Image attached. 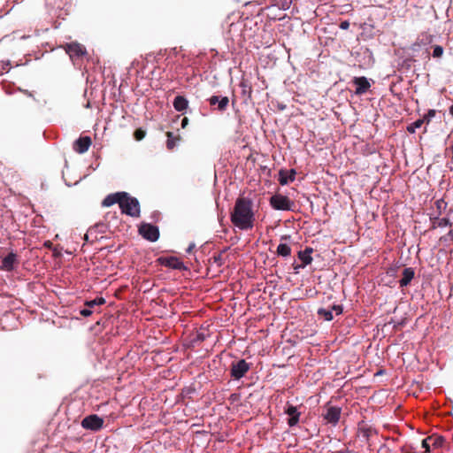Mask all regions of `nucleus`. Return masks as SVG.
I'll return each instance as SVG.
<instances>
[{
	"mask_svg": "<svg viewBox=\"0 0 453 453\" xmlns=\"http://www.w3.org/2000/svg\"><path fill=\"white\" fill-rule=\"evenodd\" d=\"M431 442V436L426 437L422 441V448H424L425 453H428L430 451V443Z\"/></svg>",
	"mask_w": 453,
	"mask_h": 453,
	"instance_id": "nucleus-33",
	"label": "nucleus"
},
{
	"mask_svg": "<svg viewBox=\"0 0 453 453\" xmlns=\"http://www.w3.org/2000/svg\"><path fill=\"white\" fill-rule=\"evenodd\" d=\"M140 234L150 242H156L159 238V229L157 226L143 223L139 227Z\"/></svg>",
	"mask_w": 453,
	"mask_h": 453,
	"instance_id": "nucleus-6",
	"label": "nucleus"
},
{
	"mask_svg": "<svg viewBox=\"0 0 453 453\" xmlns=\"http://www.w3.org/2000/svg\"><path fill=\"white\" fill-rule=\"evenodd\" d=\"M449 111L453 116V104L449 107Z\"/></svg>",
	"mask_w": 453,
	"mask_h": 453,
	"instance_id": "nucleus-47",
	"label": "nucleus"
},
{
	"mask_svg": "<svg viewBox=\"0 0 453 453\" xmlns=\"http://www.w3.org/2000/svg\"><path fill=\"white\" fill-rule=\"evenodd\" d=\"M292 0H274L273 6L278 7L280 10H288L291 6Z\"/></svg>",
	"mask_w": 453,
	"mask_h": 453,
	"instance_id": "nucleus-25",
	"label": "nucleus"
},
{
	"mask_svg": "<svg viewBox=\"0 0 453 453\" xmlns=\"http://www.w3.org/2000/svg\"><path fill=\"white\" fill-rule=\"evenodd\" d=\"M52 253H53V256H54V257H55V256H57V248H54V249L52 250Z\"/></svg>",
	"mask_w": 453,
	"mask_h": 453,
	"instance_id": "nucleus-48",
	"label": "nucleus"
},
{
	"mask_svg": "<svg viewBox=\"0 0 453 453\" xmlns=\"http://www.w3.org/2000/svg\"><path fill=\"white\" fill-rule=\"evenodd\" d=\"M444 52L443 48L441 45H435L433 50V58H441Z\"/></svg>",
	"mask_w": 453,
	"mask_h": 453,
	"instance_id": "nucleus-32",
	"label": "nucleus"
},
{
	"mask_svg": "<svg viewBox=\"0 0 453 453\" xmlns=\"http://www.w3.org/2000/svg\"><path fill=\"white\" fill-rule=\"evenodd\" d=\"M289 239H290L289 235H283V236H281V240H289Z\"/></svg>",
	"mask_w": 453,
	"mask_h": 453,
	"instance_id": "nucleus-46",
	"label": "nucleus"
},
{
	"mask_svg": "<svg viewBox=\"0 0 453 453\" xmlns=\"http://www.w3.org/2000/svg\"><path fill=\"white\" fill-rule=\"evenodd\" d=\"M445 442L442 436L431 437V443L434 448H441Z\"/></svg>",
	"mask_w": 453,
	"mask_h": 453,
	"instance_id": "nucleus-29",
	"label": "nucleus"
},
{
	"mask_svg": "<svg viewBox=\"0 0 453 453\" xmlns=\"http://www.w3.org/2000/svg\"><path fill=\"white\" fill-rule=\"evenodd\" d=\"M378 453H391V448H390V445L388 443H384L382 444L379 449H378Z\"/></svg>",
	"mask_w": 453,
	"mask_h": 453,
	"instance_id": "nucleus-34",
	"label": "nucleus"
},
{
	"mask_svg": "<svg viewBox=\"0 0 453 453\" xmlns=\"http://www.w3.org/2000/svg\"><path fill=\"white\" fill-rule=\"evenodd\" d=\"M252 201L247 197H239L235 201L230 215L233 225L240 230H250L254 226L255 214Z\"/></svg>",
	"mask_w": 453,
	"mask_h": 453,
	"instance_id": "nucleus-1",
	"label": "nucleus"
},
{
	"mask_svg": "<svg viewBox=\"0 0 453 453\" xmlns=\"http://www.w3.org/2000/svg\"><path fill=\"white\" fill-rule=\"evenodd\" d=\"M208 102L211 106H216L214 110L220 112L225 111L229 104V99L227 96H211L208 98Z\"/></svg>",
	"mask_w": 453,
	"mask_h": 453,
	"instance_id": "nucleus-10",
	"label": "nucleus"
},
{
	"mask_svg": "<svg viewBox=\"0 0 453 453\" xmlns=\"http://www.w3.org/2000/svg\"><path fill=\"white\" fill-rule=\"evenodd\" d=\"M300 265H297L294 267V269L296 270V272H297L301 267H299Z\"/></svg>",
	"mask_w": 453,
	"mask_h": 453,
	"instance_id": "nucleus-49",
	"label": "nucleus"
},
{
	"mask_svg": "<svg viewBox=\"0 0 453 453\" xmlns=\"http://www.w3.org/2000/svg\"><path fill=\"white\" fill-rule=\"evenodd\" d=\"M339 27L342 30H347L349 27V22L348 20H343L340 23Z\"/></svg>",
	"mask_w": 453,
	"mask_h": 453,
	"instance_id": "nucleus-41",
	"label": "nucleus"
},
{
	"mask_svg": "<svg viewBox=\"0 0 453 453\" xmlns=\"http://www.w3.org/2000/svg\"><path fill=\"white\" fill-rule=\"evenodd\" d=\"M96 305H102L105 303V299L104 297H96L95 298Z\"/></svg>",
	"mask_w": 453,
	"mask_h": 453,
	"instance_id": "nucleus-42",
	"label": "nucleus"
},
{
	"mask_svg": "<svg viewBox=\"0 0 453 453\" xmlns=\"http://www.w3.org/2000/svg\"><path fill=\"white\" fill-rule=\"evenodd\" d=\"M441 215L430 214L431 228L445 227L450 226L449 219L446 217L440 218Z\"/></svg>",
	"mask_w": 453,
	"mask_h": 453,
	"instance_id": "nucleus-17",
	"label": "nucleus"
},
{
	"mask_svg": "<svg viewBox=\"0 0 453 453\" xmlns=\"http://www.w3.org/2000/svg\"><path fill=\"white\" fill-rule=\"evenodd\" d=\"M65 53L73 61L79 59L87 55L85 47L78 42L66 43L64 47Z\"/></svg>",
	"mask_w": 453,
	"mask_h": 453,
	"instance_id": "nucleus-7",
	"label": "nucleus"
},
{
	"mask_svg": "<svg viewBox=\"0 0 453 453\" xmlns=\"http://www.w3.org/2000/svg\"><path fill=\"white\" fill-rule=\"evenodd\" d=\"M92 313H93V311H92L90 308L87 307V306H86L85 308L81 309V310L79 311V314H80V315H81V316H83V317H88V316H90Z\"/></svg>",
	"mask_w": 453,
	"mask_h": 453,
	"instance_id": "nucleus-35",
	"label": "nucleus"
},
{
	"mask_svg": "<svg viewBox=\"0 0 453 453\" xmlns=\"http://www.w3.org/2000/svg\"><path fill=\"white\" fill-rule=\"evenodd\" d=\"M188 118H186V117H185V118H183V119H182V120H181V127H182V128L186 127V126L188 125Z\"/></svg>",
	"mask_w": 453,
	"mask_h": 453,
	"instance_id": "nucleus-44",
	"label": "nucleus"
},
{
	"mask_svg": "<svg viewBox=\"0 0 453 453\" xmlns=\"http://www.w3.org/2000/svg\"><path fill=\"white\" fill-rule=\"evenodd\" d=\"M361 434L364 438H365L366 440H368L369 436H370V431L368 429H363L361 431Z\"/></svg>",
	"mask_w": 453,
	"mask_h": 453,
	"instance_id": "nucleus-43",
	"label": "nucleus"
},
{
	"mask_svg": "<svg viewBox=\"0 0 453 453\" xmlns=\"http://www.w3.org/2000/svg\"><path fill=\"white\" fill-rule=\"evenodd\" d=\"M252 364L248 363L245 359H239L232 362L230 365V376L234 380L243 378L250 370Z\"/></svg>",
	"mask_w": 453,
	"mask_h": 453,
	"instance_id": "nucleus-3",
	"label": "nucleus"
},
{
	"mask_svg": "<svg viewBox=\"0 0 453 453\" xmlns=\"http://www.w3.org/2000/svg\"><path fill=\"white\" fill-rule=\"evenodd\" d=\"M241 87L242 88V94L243 95H246L248 94L249 96H250V94H251V88L250 86H248L244 81H242L241 82Z\"/></svg>",
	"mask_w": 453,
	"mask_h": 453,
	"instance_id": "nucleus-36",
	"label": "nucleus"
},
{
	"mask_svg": "<svg viewBox=\"0 0 453 453\" xmlns=\"http://www.w3.org/2000/svg\"><path fill=\"white\" fill-rule=\"evenodd\" d=\"M91 138L89 136H81L73 142L74 151L83 154L89 149L91 145Z\"/></svg>",
	"mask_w": 453,
	"mask_h": 453,
	"instance_id": "nucleus-11",
	"label": "nucleus"
},
{
	"mask_svg": "<svg viewBox=\"0 0 453 453\" xmlns=\"http://www.w3.org/2000/svg\"><path fill=\"white\" fill-rule=\"evenodd\" d=\"M330 310L332 312L334 311L336 315H341L343 311V307L340 304H334Z\"/></svg>",
	"mask_w": 453,
	"mask_h": 453,
	"instance_id": "nucleus-38",
	"label": "nucleus"
},
{
	"mask_svg": "<svg viewBox=\"0 0 453 453\" xmlns=\"http://www.w3.org/2000/svg\"><path fill=\"white\" fill-rule=\"evenodd\" d=\"M222 253L223 252H220L219 254L213 256V261H214V263L217 264L218 266H221L224 264L223 258H222Z\"/></svg>",
	"mask_w": 453,
	"mask_h": 453,
	"instance_id": "nucleus-37",
	"label": "nucleus"
},
{
	"mask_svg": "<svg viewBox=\"0 0 453 453\" xmlns=\"http://www.w3.org/2000/svg\"><path fill=\"white\" fill-rule=\"evenodd\" d=\"M424 124V119H417L415 120L414 122H412L411 124H410L408 127H407V131L410 133V134H414L416 132V130L419 127H421V126Z\"/></svg>",
	"mask_w": 453,
	"mask_h": 453,
	"instance_id": "nucleus-26",
	"label": "nucleus"
},
{
	"mask_svg": "<svg viewBox=\"0 0 453 453\" xmlns=\"http://www.w3.org/2000/svg\"><path fill=\"white\" fill-rule=\"evenodd\" d=\"M313 252V249L311 247H306L303 250H300L298 252V258L302 261V265L299 267H305L306 265L311 264L312 257L311 253Z\"/></svg>",
	"mask_w": 453,
	"mask_h": 453,
	"instance_id": "nucleus-16",
	"label": "nucleus"
},
{
	"mask_svg": "<svg viewBox=\"0 0 453 453\" xmlns=\"http://www.w3.org/2000/svg\"><path fill=\"white\" fill-rule=\"evenodd\" d=\"M206 337H207V335L203 332L197 331L195 337L192 340V343L196 344V343L202 342L206 339Z\"/></svg>",
	"mask_w": 453,
	"mask_h": 453,
	"instance_id": "nucleus-30",
	"label": "nucleus"
},
{
	"mask_svg": "<svg viewBox=\"0 0 453 453\" xmlns=\"http://www.w3.org/2000/svg\"><path fill=\"white\" fill-rule=\"evenodd\" d=\"M145 136V132L142 129H138L134 132V137L137 141H141Z\"/></svg>",
	"mask_w": 453,
	"mask_h": 453,
	"instance_id": "nucleus-39",
	"label": "nucleus"
},
{
	"mask_svg": "<svg viewBox=\"0 0 453 453\" xmlns=\"http://www.w3.org/2000/svg\"><path fill=\"white\" fill-rule=\"evenodd\" d=\"M270 205L277 211H293L295 203L286 196L275 194L270 197Z\"/></svg>",
	"mask_w": 453,
	"mask_h": 453,
	"instance_id": "nucleus-4",
	"label": "nucleus"
},
{
	"mask_svg": "<svg viewBox=\"0 0 453 453\" xmlns=\"http://www.w3.org/2000/svg\"><path fill=\"white\" fill-rule=\"evenodd\" d=\"M16 264H18L17 255L13 252H11L2 259V265L0 268L7 272H12L14 269V265Z\"/></svg>",
	"mask_w": 453,
	"mask_h": 453,
	"instance_id": "nucleus-15",
	"label": "nucleus"
},
{
	"mask_svg": "<svg viewBox=\"0 0 453 453\" xmlns=\"http://www.w3.org/2000/svg\"><path fill=\"white\" fill-rule=\"evenodd\" d=\"M173 107L177 111H184L188 106V101L183 96H175L173 102Z\"/></svg>",
	"mask_w": 453,
	"mask_h": 453,
	"instance_id": "nucleus-21",
	"label": "nucleus"
},
{
	"mask_svg": "<svg viewBox=\"0 0 453 453\" xmlns=\"http://www.w3.org/2000/svg\"><path fill=\"white\" fill-rule=\"evenodd\" d=\"M440 242L441 243H443L445 246L450 245V243L453 242V231L450 230V231H449L448 234H446L445 235L441 236L440 238Z\"/></svg>",
	"mask_w": 453,
	"mask_h": 453,
	"instance_id": "nucleus-28",
	"label": "nucleus"
},
{
	"mask_svg": "<svg viewBox=\"0 0 453 453\" xmlns=\"http://www.w3.org/2000/svg\"><path fill=\"white\" fill-rule=\"evenodd\" d=\"M157 261L161 265H163L165 267H168V268L179 270V271H187L188 270V267L177 257H160L157 259Z\"/></svg>",
	"mask_w": 453,
	"mask_h": 453,
	"instance_id": "nucleus-8",
	"label": "nucleus"
},
{
	"mask_svg": "<svg viewBox=\"0 0 453 453\" xmlns=\"http://www.w3.org/2000/svg\"><path fill=\"white\" fill-rule=\"evenodd\" d=\"M179 141L178 137H175L173 133L168 132L167 133V140H166V148L169 150H172L177 144V142Z\"/></svg>",
	"mask_w": 453,
	"mask_h": 453,
	"instance_id": "nucleus-24",
	"label": "nucleus"
},
{
	"mask_svg": "<svg viewBox=\"0 0 453 453\" xmlns=\"http://www.w3.org/2000/svg\"><path fill=\"white\" fill-rule=\"evenodd\" d=\"M121 212L127 216L137 218L140 216V203L137 198L124 192L119 203Z\"/></svg>",
	"mask_w": 453,
	"mask_h": 453,
	"instance_id": "nucleus-2",
	"label": "nucleus"
},
{
	"mask_svg": "<svg viewBox=\"0 0 453 453\" xmlns=\"http://www.w3.org/2000/svg\"><path fill=\"white\" fill-rule=\"evenodd\" d=\"M85 306H87L92 310L95 306H97V305H96L95 299H93V300L86 301Z\"/></svg>",
	"mask_w": 453,
	"mask_h": 453,
	"instance_id": "nucleus-40",
	"label": "nucleus"
},
{
	"mask_svg": "<svg viewBox=\"0 0 453 453\" xmlns=\"http://www.w3.org/2000/svg\"><path fill=\"white\" fill-rule=\"evenodd\" d=\"M296 172L295 169L289 171L280 170L279 173V182L280 185H287L288 181H294Z\"/></svg>",
	"mask_w": 453,
	"mask_h": 453,
	"instance_id": "nucleus-18",
	"label": "nucleus"
},
{
	"mask_svg": "<svg viewBox=\"0 0 453 453\" xmlns=\"http://www.w3.org/2000/svg\"><path fill=\"white\" fill-rule=\"evenodd\" d=\"M194 248H195V243H190L188 245V247L187 248L186 252L187 253H190L193 250Z\"/></svg>",
	"mask_w": 453,
	"mask_h": 453,
	"instance_id": "nucleus-45",
	"label": "nucleus"
},
{
	"mask_svg": "<svg viewBox=\"0 0 453 453\" xmlns=\"http://www.w3.org/2000/svg\"><path fill=\"white\" fill-rule=\"evenodd\" d=\"M414 274H415V272H414L413 268H411V267L404 268L403 271V277L399 280L400 287L401 288L407 287L411 283L412 279L414 278Z\"/></svg>",
	"mask_w": 453,
	"mask_h": 453,
	"instance_id": "nucleus-19",
	"label": "nucleus"
},
{
	"mask_svg": "<svg viewBox=\"0 0 453 453\" xmlns=\"http://www.w3.org/2000/svg\"><path fill=\"white\" fill-rule=\"evenodd\" d=\"M285 413L289 416L288 419V425L290 427L296 426L300 418L301 412L298 411L297 407L288 404L285 410Z\"/></svg>",
	"mask_w": 453,
	"mask_h": 453,
	"instance_id": "nucleus-13",
	"label": "nucleus"
},
{
	"mask_svg": "<svg viewBox=\"0 0 453 453\" xmlns=\"http://www.w3.org/2000/svg\"><path fill=\"white\" fill-rule=\"evenodd\" d=\"M103 426L104 419L96 414L88 415L81 420V426L93 432L99 431Z\"/></svg>",
	"mask_w": 453,
	"mask_h": 453,
	"instance_id": "nucleus-5",
	"label": "nucleus"
},
{
	"mask_svg": "<svg viewBox=\"0 0 453 453\" xmlns=\"http://www.w3.org/2000/svg\"><path fill=\"white\" fill-rule=\"evenodd\" d=\"M73 319L78 320L76 311L67 314L65 309H58V326H70V322Z\"/></svg>",
	"mask_w": 453,
	"mask_h": 453,
	"instance_id": "nucleus-12",
	"label": "nucleus"
},
{
	"mask_svg": "<svg viewBox=\"0 0 453 453\" xmlns=\"http://www.w3.org/2000/svg\"><path fill=\"white\" fill-rule=\"evenodd\" d=\"M436 115V111L434 109L428 110L427 113L425 114L422 119H424V123L429 124L433 118Z\"/></svg>",
	"mask_w": 453,
	"mask_h": 453,
	"instance_id": "nucleus-31",
	"label": "nucleus"
},
{
	"mask_svg": "<svg viewBox=\"0 0 453 453\" xmlns=\"http://www.w3.org/2000/svg\"><path fill=\"white\" fill-rule=\"evenodd\" d=\"M123 194H124V191L108 195L103 200L102 205L104 207H110V206L113 205L114 203L119 204L120 199H121Z\"/></svg>",
	"mask_w": 453,
	"mask_h": 453,
	"instance_id": "nucleus-20",
	"label": "nucleus"
},
{
	"mask_svg": "<svg viewBox=\"0 0 453 453\" xmlns=\"http://www.w3.org/2000/svg\"><path fill=\"white\" fill-rule=\"evenodd\" d=\"M435 206H436L437 211L434 212V214L441 215L442 211H445L447 208V203L444 201V199H438L435 202Z\"/></svg>",
	"mask_w": 453,
	"mask_h": 453,
	"instance_id": "nucleus-27",
	"label": "nucleus"
},
{
	"mask_svg": "<svg viewBox=\"0 0 453 453\" xmlns=\"http://www.w3.org/2000/svg\"><path fill=\"white\" fill-rule=\"evenodd\" d=\"M318 315L323 318L326 321H331L334 319L332 311L325 308H319L318 310Z\"/></svg>",
	"mask_w": 453,
	"mask_h": 453,
	"instance_id": "nucleus-23",
	"label": "nucleus"
},
{
	"mask_svg": "<svg viewBox=\"0 0 453 453\" xmlns=\"http://www.w3.org/2000/svg\"><path fill=\"white\" fill-rule=\"evenodd\" d=\"M342 409L336 406H330L327 408L325 414H323L324 419L333 425L336 426L341 417Z\"/></svg>",
	"mask_w": 453,
	"mask_h": 453,
	"instance_id": "nucleus-9",
	"label": "nucleus"
},
{
	"mask_svg": "<svg viewBox=\"0 0 453 453\" xmlns=\"http://www.w3.org/2000/svg\"><path fill=\"white\" fill-rule=\"evenodd\" d=\"M277 254L283 257H287L291 254V248L287 243H280L277 247Z\"/></svg>",
	"mask_w": 453,
	"mask_h": 453,
	"instance_id": "nucleus-22",
	"label": "nucleus"
},
{
	"mask_svg": "<svg viewBox=\"0 0 453 453\" xmlns=\"http://www.w3.org/2000/svg\"><path fill=\"white\" fill-rule=\"evenodd\" d=\"M353 83L356 86L355 94L363 95L370 88L371 84L366 77H355Z\"/></svg>",
	"mask_w": 453,
	"mask_h": 453,
	"instance_id": "nucleus-14",
	"label": "nucleus"
}]
</instances>
